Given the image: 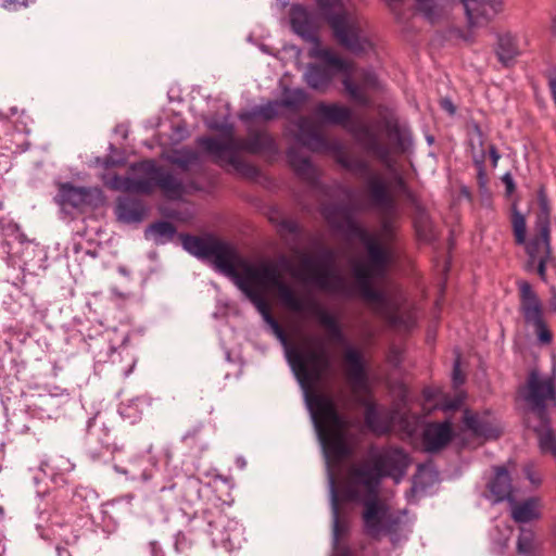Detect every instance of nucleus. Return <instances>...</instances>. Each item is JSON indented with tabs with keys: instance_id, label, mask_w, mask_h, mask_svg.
I'll use <instances>...</instances> for the list:
<instances>
[{
	"instance_id": "20e7f679",
	"label": "nucleus",
	"mask_w": 556,
	"mask_h": 556,
	"mask_svg": "<svg viewBox=\"0 0 556 556\" xmlns=\"http://www.w3.org/2000/svg\"><path fill=\"white\" fill-rule=\"evenodd\" d=\"M184 249L200 260L210 261L220 273L233 277L236 286L256 306V298L265 300V291L276 289L285 306L292 311L305 309L304 302L280 277L278 268L271 263L249 265L241 275L236 271L238 254L235 247L214 237L182 236Z\"/></svg>"
},
{
	"instance_id": "aec40b11",
	"label": "nucleus",
	"mask_w": 556,
	"mask_h": 556,
	"mask_svg": "<svg viewBox=\"0 0 556 556\" xmlns=\"http://www.w3.org/2000/svg\"><path fill=\"white\" fill-rule=\"evenodd\" d=\"M374 204L388 213L395 210V200L389 192L387 184L378 176L370 175L366 180Z\"/></svg>"
},
{
	"instance_id": "72a5a7b5",
	"label": "nucleus",
	"mask_w": 556,
	"mask_h": 556,
	"mask_svg": "<svg viewBox=\"0 0 556 556\" xmlns=\"http://www.w3.org/2000/svg\"><path fill=\"white\" fill-rule=\"evenodd\" d=\"M340 163L351 170L352 173L356 174L361 178L368 179V176L374 175L370 172L369 164L361 159H352V157H341Z\"/></svg>"
},
{
	"instance_id": "7ed1b4c3",
	"label": "nucleus",
	"mask_w": 556,
	"mask_h": 556,
	"mask_svg": "<svg viewBox=\"0 0 556 556\" xmlns=\"http://www.w3.org/2000/svg\"><path fill=\"white\" fill-rule=\"evenodd\" d=\"M368 457L372 466L355 465L350 470L351 484L363 489L366 496L362 500L364 531L371 539L379 540L388 535L395 545L402 539L405 529L403 517L391 511L386 503L379 500L378 490L383 477H391L399 483L409 466V456L402 448L387 447L379 450L370 446Z\"/></svg>"
},
{
	"instance_id": "c756f323",
	"label": "nucleus",
	"mask_w": 556,
	"mask_h": 556,
	"mask_svg": "<svg viewBox=\"0 0 556 556\" xmlns=\"http://www.w3.org/2000/svg\"><path fill=\"white\" fill-rule=\"evenodd\" d=\"M346 129L354 136L366 150L378 136L372 131L369 125L361 121H351L346 124Z\"/></svg>"
},
{
	"instance_id": "f257e3e1",
	"label": "nucleus",
	"mask_w": 556,
	"mask_h": 556,
	"mask_svg": "<svg viewBox=\"0 0 556 556\" xmlns=\"http://www.w3.org/2000/svg\"><path fill=\"white\" fill-rule=\"evenodd\" d=\"M255 300L257 302L256 311L282 345L286 359L303 391L306 407L326 458L332 514V540L336 545L346 527L340 521L333 467L352 454L346 437V431L352 421L338 412L337 404L330 395L315 391L317 384L330 370L332 359L319 339L312 340L316 345L315 349L304 350L298 345H292L279 323L270 314L267 302H262L258 298Z\"/></svg>"
},
{
	"instance_id": "ddd939ff",
	"label": "nucleus",
	"mask_w": 556,
	"mask_h": 556,
	"mask_svg": "<svg viewBox=\"0 0 556 556\" xmlns=\"http://www.w3.org/2000/svg\"><path fill=\"white\" fill-rule=\"evenodd\" d=\"M520 296V313L527 325L534 328L538 341L541 344H549L553 336L543 319V306L532 286L527 281L518 282Z\"/></svg>"
},
{
	"instance_id": "37998d69",
	"label": "nucleus",
	"mask_w": 556,
	"mask_h": 556,
	"mask_svg": "<svg viewBox=\"0 0 556 556\" xmlns=\"http://www.w3.org/2000/svg\"><path fill=\"white\" fill-rule=\"evenodd\" d=\"M548 258H536V260H530V264L533 265L536 263V270L538 274L542 279H545V273H546V262Z\"/></svg>"
},
{
	"instance_id": "3c124183",
	"label": "nucleus",
	"mask_w": 556,
	"mask_h": 556,
	"mask_svg": "<svg viewBox=\"0 0 556 556\" xmlns=\"http://www.w3.org/2000/svg\"><path fill=\"white\" fill-rule=\"evenodd\" d=\"M548 87L553 98H556V73H551L548 76Z\"/></svg>"
},
{
	"instance_id": "c85d7f7f",
	"label": "nucleus",
	"mask_w": 556,
	"mask_h": 556,
	"mask_svg": "<svg viewBox=\"0 0 556 556\" xmlns=\"http://www.w3.org/2000/svg\"><path fill=\"white\" fill-rule=\"evenodd\" d=\"M496 55L503 65H511L515 58L518 55V48L515 37L509 34L500 36L496 48Z\"/></svg>"
},
{
	"instance_id": "dca6fc26",
	"label": "nucleus",
	"mask_w": 556,
	"mask_h": 556,
	"mask_svg": "<svg viewBox=\"0 0 556 556\" xmlns=\"http://www.w3.org/2000/svg\"><path fill=\"white\" fill-rule=\"evenodd\" d=\"M290 23L293 31L306 40H314L318 26V17L300 4L290 9Z\"/></svg>"
},
{
	"instance_id": "b1692460",
	"label": "nucleus",
	"mask_w": 556,
	"mask_h": 556,
	"mask_svg": "<svg viewBox=\"0 0 556 556\" xmlns=\"http://www.w3.org/2000/svg\"><path fill=\"white\" fill-rule=\"evenodd\" d=\"M282 110L279 100L267 101L266 103L255 105L249 111L240 114L242 122H251L254 119L271 121L280 115Z\"/></svg>"
},
{
	"instance_id": "6ab92c4d",
	"label": "nucleus",
	"mask_w": 556,
	"mask_h": 556,
	"mask_svg": "<svg viewBox=\"0 0 556 556\" xmlns=\"http://www.w3.org/2000/svg\"><path fill=\"white\" fill-rule=\"evenodd\" d=\"M316 117L325 124L343 125L352 118V111L346 106L336 103L319 102L314 109Z\"/></svg>"
},
{
	"instance_id": "f704fd0d",
	"label": "nucleus",
	"mask_w": 556,
	"mask_h": 556,
	"mask_svg": "<svg viewBox=\"0 0 556 556\" xmlns=\"http://www.w3.org/2000/svg\"><path fill=\"white\" fill-rule=\"evenodd\" d=\"M387 132L391 139L396 141V146L401 151H405L410 144L409 134L397 124L389 122L387 124Z\"/></svg>"
},
{
	"instance_id": "e2e57ef3",
	"label": "nucleus",
	"mask_w": 556,
	"mask_h": 556,
	"mask_svg": "<svg viewBox=\"0 0 556 556\" xmlns=\"http://www.w3.org/2000/svg\"><path fill=\"white\" fill-rule=\"evenodd\" d=\"M551 307L556 311V298H554L551 302Z\"/></svg>"
},
{
	"instance_id": "cd10ccee",
	"label": "nucleus",
	"mask_w": 556,
	"mask_h": 556,
	"mask_svg": "<svg viewBox=\"0 0 556 556\" xmlns=\"http://www.w3.org/2000/svg\"><path fill=\"white\" fill-rule=\"evenodd\" d=\"M176 228L169 222H157L150 225L144 232L146 239L157 245L166 244L173 240Z\"/></svg>"
},
{
	"instance_id": "f03ea898",
	"label": "nucleus",
	"mask_w": 556,
	"mask_h": 556,
	"mask_svg": "<svg viewBox=\"0 0 556 556\" xmlns=\"http://www.w3.org/2000/svg\"><path fill=\"white\" fill-rule=\"evenodd\" d=\"M358 207L351 204L328 205L323 215L331 227L348 237L357 238L367 251L366 260L351 261L352 271L364 299L374 302L379 313L392 325L403 329L412 328L416 323L415 312L404 303L402 294L391 295L384 290L374 288V280L384 278L394 254L390 247H383L368 233L356 220Z\"/></svg>"
},
{
	"instance_id": "9d476101",
	"label": "nucleus",
	"mask_w": 556,
	"mask_h": 556,
	"mask_svg": "<svg viewBox=\"0 0 556 556\" xmlns=\"http://www.w3.org/2000/svg\"><path fill=\"white\" fill-rule=\"evenodd\" d=\"M337 254L334 250L323 248L316 256L303 254L301 270L293 275L311 282L320 290L338 295H350L345 278L336 268Z\"/></svg>"
},
{
	"instance_id": "4c0bfd02",
	"label": "nucleus",
	"mask_w": 556,
	"mask_h": 556,
	"mask_svg": "<svg viewBox=\"0 0 556 556\" xmlns=\"http://www.w3.org/2000/svg\"><path fill=\"white\" fill-rule=\"evenodd\" d=\"M367 152L374 153L377 157L389 165L390 163V150L388 147L380 143L379 138L371 142V144L366 149Z\"/></svg>"
},
{
	"instance_id": "c03bdc74",
	"label": "nucleus",
	"mask_w": 556,
	"mask_h": 556,
	"mask_svg": "<svg viewBox=\"0 0 556 556\" xmlns=\"http://www.w3.org/2000/svg\"><path fill=\"white\" fill-rule=\"evenodd\" d=\"M525 473L527 479L534 485H539L541 483V478L533 472V469L531 466H527L525 468Z\"/></svg>"
},
{
	"instance_id": "a19ab883",
	"label": "nucleus",
	"mask_w": 556,
	"mask_h": 556,
	"mask_svg": "<svg viewBox=\"0 0 556 556\" xmlns=\"http://www.w3.org/2000/svg\"><path fill=\"white\" fill-rule=\"evenodd\" d=\"M463 403V397L460 395H456L453 399H446L444 403L441 405V408L444 412L455 410L460 407Z\"/></svg>"
},
{
	"instance_id": "bf43d9fd",
	"label": "nucleus",
	"mask_w": 556,
	"mask_h": 556,
	"mask_svg": "<svg viewBox=\"0 0 556 556\" xmlns=\"http://www.w3.org/2000/svg\"><path fill=\"white\" fill-rule=\"evenodd\" d=\"M237 464L239 465V467H240L241 469H243V468L245 467V460H244L243 458H241V457H239V458L237 459Z\"/></svg>"
},
{
	"instance_id": "864d4df0",
	"label": "nucleus",
	"mask_w": 556,
	"mask_h": 556,
	"mask_svg": "<svg viewBox=\"0 0 556 556\" xmlns=\"http://www.w3.org/2000/svg\"><path fill=\"white\" fill-rule=\"evenodd\" d=\"M475 162L477 165H479V167L481 168L482 167V164L484 162V159H485V152L482 150L480 155H476L475 154Z\"/></svg>"
},
{
	"instance_id": "1a4fd4ad",
	"label": "nucleus",
	"mask_w": 556,
	"mask_h": 556,
	"mask_svg": "<svg viewBox=\"0 0 556 556\" xmlns=\"http://www.w3.org/2000/svg\"><path fill=\"white\" fill-rule=\"evenodd\" d=\"M317 3L330 25L337 41L352 53L367 52L372 43L363 30L361 18L349 13L341 0H317Z\"/></svg>"
},
{
	"instance_id": "69168bd1",
	"label": "nucleus",
	"mask_w": 556,
	"mask_h": 556,
	"mask_svg": "<svg viewBox=\"0 0 556 556\" xmlns=\"http://www.w3.org/2000/svg\"><path fill=\"white\" fill-rule=\"evenodd\" d=\"M354 195V191L348 190V197L351 199Z\"/></svg>"
},
{
	"instance_id": "2eb2a0df",
	"label": "nucleus",
	"mask_w": 556,
	"mask_h": 556,
	"mask_svg": "<svg viewBox=\"0 0 556 556\" xmlns=\"http://www.w3.org/2000/svg\"><path fill=\"white\" fill-rule=\"evenodd\" d=\"M453 438L452 422L447 419L442 422H429L422 432V446L428 453L444 448Z\"/></svg>"
},
{
	"instance_id": "ea45409f",
	"label": "nucleus",
	"mask_w": 556,
	"mask_h": 556,
	"mask_svg": "<svg viewBox=\"0 0 556 556\" xmlns=\"http://www.w3.org/2000/svg\"><path fill=\"white\" fill-rule=\"evenodd\" d=\"M330 338L332 341L339 343V344H345L346 340L344 337V333L342 331V328L339 323H337L333 327H331L329 330Z\"/></svg>"
},
{
	"instance_id": "4d7b16f0",
	"label": "nucleus",
	"mask_w": 556,
	"mask_h": 556,
	"mask_svg": "<svg viewBox=\"0 0 556 556\" xmlns=\"http://www.w3.org/2000/svg\"><path fill=\"white\" fill-rule=\"evenodd\" d=\"M551 29L554 36H556V15L552 18Z\"/></svg>"
},
{
	"instance_id": "13d9d810",
	"label": "nucleus",
	"mask_w": 556,
	"mask_h": 556,
	"mask_svg": "<svg viewBox=\"0 0 556 556\" xmlns=\"http://www.w3.org/2000/svg\"><path fill=\"white\" fill-rule=\"evenodd\" d=\"M476 131H477V136H478V143H479V146H482V143H483V140H482V132H481V130L479 129V127H476Z\"/></svg>"
},
{
	"instance_id": "e433bc0d",
	"label": "nucleus",
	"mask_w": 556,
	"mask_h": 556,
	"mask_svg": "<svg viewBox=\"0 0 556 556\" xmlns=\"http://www.w3.org/2000/svg\"><path fill=\"white\" fill-rule=\"evenodd\" d=\"M514 236L517 244H526L527 225L521 214H516L513 218Z\"/></svg>"
},
{
	"instance_id": "2f4dec72",
	"label": "nucleus",
	"mask_w": 556,
	"mask_h": 556,
	"mask_svg": "<svg viewBox=\"0 0 556 556\" xmlns=\"http://www.w3.org/2000/svg\"><path fill=\"white\" fill-rule=\"evenodd\" d=\"M307 94L303 89H287L280 101L282 109L299 110L306 101Z\"/></svg>"
},
{
	"instance_id": "0e129e2a",
	"label": "nucleus",
	"mask_w": 556,
	"mask_h": 556,
	"mask_svg": "<svg viewBox=\"0 0 556 556\" xmlns=\"http://www.w3.org/2000/svg\"><path fill=\"white\" fill-rule=\"evenodd\" d=\"M152 552H153V555H154V556H159L157 551H156V548H155V545H153V547H152Z\"/></svg>"
},
{
	"instance_id": "f3484780",
	"label": "nucleus",
	"mask_w": 556,
	"mask_h": 556,
	"mask_svg": "<svg viewBox=\"0 0 556 556\" xmlns=\"http://www.w3.org/2000/svg\"><path fill=\"white\" fill-rule=\"evenodd\" d=\"M296 141L300 142L303 147L318 152L330 150L329 142L318 131L316 125L309 117H300L296 121Z\"/></svg>"
},
{
	"instance_id": "a18cd8bd",
	"label": "nucleus",
	"mask_w": 556,
	"mask_h": 556,
	"mask_svg": "<svg viewBox=\"0 0 556 556\" xmlns=\"http://www.w3.org/2000/svg\"><path fill=\"white\" fill-rule=\"evenodd\" d=\"M30 0H4V7L8 9H16L27 7Z\"/></svg>"
},
{
	"instance_id": "c9c22d12",
	"label": "nucleus",
	"mask_w": 556,
	"mask_h": 556,
	"mask_svg": "<svg viewBox=\"0 0 556 556\" xmlns=\"http://www.w3.org/2000/svg\"><path fill=\"white\" fill-rule=\"evenodd\" d=\"M198 160V153L190 149L176 151L172 157V162L184 169L188 168L190 165L195 164Z\"/></svg>"
},
{
	"instance_id": "412c9836",
	"label": "nucleus",
	"mask_w": 556,
	"mask_h": 556,
	"mask_svg": "<svg viewBox=\"0 0 556 556\" xmlns=\"http://www.w3.org/2000/svg\"><path fill=\"white\" fill-rule=\"evenodd\" d=\"M99 189H90L83 187H74L71 184H64L60 187L58 198L62 205L72 207H80L90 202L93 193H99Z\"/></svg>"
},
{
	"instance_id": "7c9ffc66",
	"label": "nucleus",
	"mask_w": 556,
	"mask_h": 556,
	"mask_svg": "<svg viewBox=\"0 0 556 556\" xmlns=\"http://www.w3.org/2000/svg\"><path fill=\"white\" fill-rule=\"evenodd\" d=\"M301 300L304 302V305L306 306L305 309H303V312L315 316L318 323L327 330H329L338 323L337 318L331 313H329L324 307L319 306L316 302L312 300ZM298 312L302 313V311Z\"/></svg>"
},
{
	"instance_id": "473e14b6",
	"label": "nucleus",
	"mask_w": 556,
	"mask_h": 556,
	"mask_svg": "<svg viewBox=\"0 0 556 556\" xmlns=\"http://www.w3.org/2000/svg\"><path fill=\"white\" fill-rule=\"evenodd\" d=\"M535 535L530 529H520V534L517 542L518 553L521 556H534L535 549Z\"/></svg>"
},
{
	"instance_id": "a878e982",
	"label": "nucleus",
	"mask_w": 556,
	"mask_h": 556,
	"mask_svg": "<svg viewBox=\"0 0 556 556\" xmlns=\"http://www.w3.org/2000/svg\"><path fill=\"white\" fill-rule=\"evenodd\" d=\"M527 424L529 427H532L538 435V443L541 453L551 454L552 456L556 455V435L553 430L549 428V419L544 424L540 421L538 426L531 425V417L527 418Z\"/></svg>"
},
{
	"instance_id": "6e6d98bb",
	"label": "nucleus",
	"mask_w": 556,
	"mask_h": 556,
	"mask_svg": "<svg viewBox=\"0 0 556 556\" xmlns=\"http://www.w3.org/2000/svg\"><path fill=\"white\" fill-rule=\"evenodd\" d=\"M199 430H200L199 428H195V429H193V431H192V432H190V431H189V432H187V433L182 437V440H184V441H187V440H188L189 438H191L192 435H195V434L199 432Z\"/></svg>"
},
{
	"instance_id": "f8f14e48",
	"label": "nucleus",
	"mask_w": 556,
	"mask_h": 556,
	"mask_svg": "<svg viewBox=\"0 0 556 556\" xmlns=\"http://www.w3.org/2000/svg\"><path fill=\"white\" fill-rule=\"evenodd\" d=\"M538 203L534 233L525 244L530 260L549 258L551 256V207L543 190L539 191Z\"/></svg>"
},
{
	"instance_id": "6e6552de",
	"label": "nucleus",
	"mask_w": 556,
	"mask_h": 556,
	"mask_svg": "<svg viewBox=\"0 0 556 556\" xmlns=\"http://www.w3.org/2000/svg\"><path fill=\"white\" fill-rule=\"evenodd\" d=\"M134 176H114L111 186L116 190L132 193H150L159 188L167 199H180L184 194L181 180L153 161H143L131 166Z\"/></svg>"
},
{
	"instance_id": "423d86ee",
	"label": "nucleus",
	"mask_w": 556,
	"mask_h": 556,
	"mask_svg": "<svg viewBox=\"0 0 556 556\" xmlns=\"http://www.w3.org/2000/svg\"><path fill=\"white\" fill-rule=\"evenodd\" d=\"M345 374L356 402L365 408V425L375 434L381 435L393 428L397 412L392 408L379 407L366 397L370 394V384L366 364L362 352L351 345L344 350Z\"/></svg>"
},
{
	"instance_id": "9b49d317",
	"label": "nucleus",
	"mask_w": 556,
	"mask_h": 556,
	"mask_svg": "<svg viewBox=\"0 0 556 556\" xmlns=\"http://www.w3.org/2000/svg\"><path fill=\"white\" fill-rule=\"evenodd\" d=\"M556 388L554 380L544 377L538 371L530 372L527 384L521 390V395L528 404L529 410L539 421H547V402L555 399Z\"/></svg>"
},
{
	"instance_id": "8fccbe9b",
	"label": "nucleus",
	"mask_w": 556,
	"mask_h": 556,
	"mask_svg": "<svg viewBox=\"0 0 556 556\" xmlns=\"http://www.w3.org/2000/svg\"><path fill=\"white\" fill-rule=\"evenodd\" d=\"M441 108L451 115H453L456 111L453 102L447 98L441 100Z\"/></svg>"
},
{
	"instance_id": "58836bf2",
	"label": "nucleus",
	"mask_w": 556,
	"mask_h": 556,
	"mask_svg": "<svg viewBox=\"0 0 556 556\" xmlns=\"http://www.w3.org/2000/svg\"><path fill=\"white\" fill-rule=\"evenodd\" d=\"M142 401L139 399L131 401L129 406L121 408V415L125 418L131 419V422H134L141 416V412L138 409Z\"/></svg>"
},
{
	"instance_id": "09e8293b",
	"label": "nucleus",
	"mask_w": 556,
	"mask_h": 556,
	"mask_svg": "<svg viewBox=\"0 0 556 556\" xmlns=\"http://www.w3.org/2000/svg\"><path fill=\"white\" fill-rule=\"evenodd\" d=\"M489 154L492 160L493 167L497 166L498 160L501 159V154L497 152L495 146L491 144L489 147Z\"/></svg>"
},
{
	"instance_id": "5fc2aeb1",
	"label": "nucleus",
	"mask_w": 556,
	"mask_h": 556,
	"mask_svg": "<svg viewBox=\"0 0 556 556\" xmlns=\"http://www.w3.org/2000/svg\"><path fill=\"white\" fill-rule=\"evenodd\" d=\"M182 539H185V538H184L182 535H180V534H178V535L176 536L175 548H176L177 551H180V548H181V544H182V543H181V540H182Z\"/></svg>"
},
{
	"instance_id": "680f3d73",
	"label": "nucleus",
	"mask_w": 556,
	"mask_h": 556,
	"mask_svg": "<svg viewBox=\"0 0 556 556\" xmlns=\"http://www.w3.org/2000/svg\"><path fill=\"white\" fill-rule=\"evenodd\" d=\"M390 228H391L390 223H389V222H386V223L383 224V229H384L386 231H389V230H390Z\"/></svg>"
},
{
	"instance_id": "4be33fe9",
	"label": "nucleus",
	"mask_w": 556,
	"mask_h": 556,
	"mask_svg": "<svg viewBox=\"0 0 556 556\" xmlns=\"http://www.w3.org/2000/svg\"><path fill=\"white\" fill-rule=\"evenodd\" d=\"M464 424L473 434L478 437L495 439L500 434L489 415L480 416L478 414H472L469 410H465Z\"/></svg>"
},
{
	"instance_id": "603ef678",
	"label": "nucleus",
	"mask_w": 556,
	"mask_h": 556,
	"mask_svg": "<svg viewBox=\"0 0 556 556\" xmlns=\"http://www.w3.org/2000/svg\"><path fill=\"white\" fill-rule=\"evenodd\" d=\"M503 182L506 185L507 192L510 193L514 190V180L509 173H506L503 178Z\"/></svg>"
},
{
	"instance_id": "39448f33",
	"label": "nucleus",
	"mask_w": 556,
	"mask_h": 556,
	"mask_svg": "<svg viewBox=\"0 0 556 556\" xmlns=\"http://www.w3.org/2000/svg\"><path fill=\"white\" fill-rule=\"evenodd\" d=\"M312 55L320 60L325 65L311 64L307 66L304 78L306 84L315 90L325 91L331 84L337 73L346 74L342 84L349 97L357 104L368 106L370 101L366 90L380 87L376 74L371 70H363L357 77L359 84H355L351 77V65L337 55L331 49L315 48Z\"/></svg>"
},
{
	"instance_id": "393cba45",
	"label": "nucleus",
	"mask_w": 556,
	"mask_h": 556,
	"mask_svg": "<svg viewBox=\"0 0 556 556\" xmlns=\"http://www.w3.org/2000/svg\"><path fill=\"white\" fill-rule=\"evenodd\" d=\"M509 503L511 505V517L516 522L527 523L540 517V500L538 497H530L521 503H516L513 500Z\"/></svg>"
},
{
	"instance_id": "338daca9",
	"label": "nucleus",
	"mask_w": 556,
	"mask_h": 556,
	"mask_svg": "<svg viewBox=\"0 0 556 556\" xmlns=\"http://www.w3.org/2000/svg\"><path fill=\"white\" fill-rule=\"evenodd\" d=\"M507 545V540H504L502 543V548H504Z\"/></svg>"
},
{
	"instance_id": "5701e85b",
	"label": "nucleus",
	"mask_w": 556,
	"mask_h": 556,
	"mask_svg": "<svg viewBox=\"0 0 556 556\" xmlns=\"http://www.w3.org/2000/svg\"><path fill=\"white\" fill-rule=\"evenodd\" d=\"M116 214L124 223H139L143 219L146 207L139 200L123 198L117 203Z\"/></svg>"
},
{
	"instance_id": "de8ad7c7",
	"label": "nucleus",
	"mask_w": 556,
	"mask_h": 556,
	"mask_svg": "<svg viewBox=\"0 0 556 556\" xmlns=\"http://www.w3.org/2000/svg\"><path fill=\"white\" fill-rule=\"evenodd\" d=\"M428 471L430 472L429 468L426 465H419L418 466V472H417V475L415 476V479H414L413 490H417L419 480Z\"/></svg>"
},
{
	"instance_id": "bb28decb",
	"label": "nucleus",
	"mask_w": 556,
	"mask_h": 556,
	"mask_svg": "<svg viewBox=\"0 0 556 556\" xmlns=\"http://www.w3.org/2000/svg\"><path fill=\"white\" fill-rule=\"evenodd\" d=\"M287 156L296 175L309 182L315 180L316 170L307 157L302 156L294 148L288 150Z\"/></svg>"
},
{
	"instance_id": "79ce46f5",
	"label": "nucleus",
	"mask_w": 556,
	"mask_h": 556,
	"mask_svg": "<svg viewBox=\"0 0 556 556\" xmlns=\"http://www.w3.org/2000/svg\"><path fill=\"white\" fill-rule=\"evenodd\" d=\"M464 382V377L462 376L460 368H459V359L457 358L454 363L453 368V383L457 388Z\"/></svg>"
},
{
	"instance_id": "0eeeda50",
	"label": "nucleus",
	"mask_w": 556,
	"mask_h": 556,
	"mask_svg": "<svg viewBox=\"0 0 556 556\" xmlns=\"http://www.w3.org/2000/svg\"><path fill=\"white\" fill-rule=\"evenodd\" d=\"M205 123L208 128L222 131L223 136L220 138L201 137L198 139V144L217 162H225L237 170H242L245 166L239 157V151L261 153L275 148L273 138L266 132H255L247 139H237L233 136L232 126L226 122L206 119Z\"/></svg>"
},
{
	"instance_id": "4468645a",
	"label": "nucleus",
	"mask_w": 556,
	"mask_h": 556,
	"mask_svg": "<svg viewBox=\"0 0 556 556\" xmlns=\"http://www.w3.org/2000/svg\"><path fill=\"white\" fill-rule=\"evenodd\" d=\"M210 529L215 546H222L227 551H233L241 546L243 530L237 520L219 516L217 520L210 522Z\"/></svg>"
},
{
	"instance_id": "49530a36",
	"label": "nucleus",
	"mask_w": 556,
	"mask_h": 556,
	"mask_svg": "<svg viewBox=\"0 0 556 556\" xmlns=\"http://www.w3.org/2000/svg\"><path fill=\"white\" fill-rule=\"evenodd\" d=\"M55 463H56V467L58 469L60 470H63V471H70L73 469V465L70 463L68 459H65L63 457H59L55 459Z\"/></svg>"
},
{
	"instance_id": "052dcab7",
	"label": "nucleus",
	"mask_w": 556,
	"mask_h": 556,
	"mask_svg": "<svg viewBox=\"0 0 556 556\" xmlns=\"http://www.w3.org/2000/svg\"><path fill=\"white\" fill-rule=\"evenodd\" d=\"M397 184H399V187H400L401 189H403V188H404V181H403L402 177H397Z\"/></svg>"
},
{
	"instance_id": "774afa93",
	"label": "nucleus",
	"mask_w": 556,
	"mask_h": 556,
	"mask_svg": "<svg viewBox=\"0 0 556 556\" xmlns=\"http://www.w3.org/2000/svg\"><path fill=\"white\" fill-rule=\"evenodd\" d=\"M116 470L122 473H127L126 470H119L118 468H116Z\"/></svg>"
},
{
	"instance_id": "a211bd4d",
	"label": "nucleus",
	"mask_w": 556,
	"mask_h": 556,
	"mask_svg": "<svg viewBox=\"0 0 556 556\" xmlns=\"http://www.w3.org/2000/svg\"><path fill=\"white\" fill-rule=\"evenodd\" d=\"M489 497L493 503L504 501L513 502V484L508 470L503 467H494V476L488 482Z\"/></svg>"
}]
</instances>
